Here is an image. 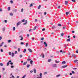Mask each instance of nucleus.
Returning a JSON list of instances; mask_svg holds the SVG:
<instances>
[{"mask_svg":"<svg viewBox=\"0 0 78 78\" xmlns=\"http://www.w3.org/2000/svg\"><path fill=\"white\" fill-rule=\"evenodd\" d=\"M52 66L53 67H57V65L56 64H54L52 65Z\"/></svg>","mask_w":78,"mask_h":78,"instance_id":"1","label":"nucleus"},{"mask_svg":"<svg viewBox=\"0 0 78 78\" xmlns=\"http://www.w3.org/2000/svg\"><path fill=\"white\" fill-rule=\"evenodd\" d=\"M52 28L53 29H54V28H57V27L56 26V25H53V26Z\"/></svg>","mask_w":78,"mask_h":78,"instance_id":"2","label":"nucleus"},{"mask_svg":"<svg viewBox=\"0 0 78 78\" xmlns=\"http://www.w3.org/2000/svg\"><path fill=\"white\" fill-rule=\"evenodd\" d=\"M72 56L73 57H74V58H76V55L74 54H72Z\"/></svg>","mask_w":78,"mask_h":78,"instance_id":"3","label":"nucleus"},{"mask_svg":"<svg viewBox=\"0 0 78 78\" xmlns=\"http://www.w3.org/2000/svg\"><path fill=\"white\" fill-rule=\"evenodd\" d=\"M28 50L29 52H30V53H32V52H33V51H32V50L30 49L29 48Z\"/></svg>","mask_w":78,"mask_h":78,"instance_id":"4","label":"nucleus"},{"mask_svg":"<svg viewBox=\"0 0 78 78\" xmlns=\"http://www.w3.org/2000/svg\"><path fill=\"white\" fill-rule=\"evenodd\" d=\"M19 37H21L20 41H22L23 40V37H22V36H19Z\"/></svg>","mask_w":78,"mask_h":78,"instance_id":"5","label":"nucleus"},{"mask_svg":"<svg viewBox=\"0 0 78 78\" xmlns=\"http://www.w3.org/2000/svg\"><path fill=\"white\" fill-rule=\"evenodd\" d=\"M67 66H68L67 65L63 66H62V68H66V67H67Z\"/></svg>","mask_w":78,"mask_h":78,"instance_id":"6","label":"nucleus"},{"mask_svg":"<svg viewBox=\"0 0 78 78\" xmlns=\"http://www.w3.org/2000/svg\"><path fill=\"white\" fill-rule=\"evenodd\" d=\"M44 45H45V47L47 46V43H46V42H44Z\"/></svg>","mask_w":78,"mask_h":78,"instance_id":"7","label":"nucleus"},{"mask_svg":"<svg viewBox=\"0 0 78 78\" xmlns=\"http://www.w3.org/2000/svg\"><path fill=\"white\" fill-rule=\"evenodd\" d=\"M25 22H26L25 23H23V25H27V20H26L25 21Z\"/></svg>","mask_w":78,"mask_h":78,"instance_id":"8","label":"nucleus"},{"mask_svg":"<svg viewBox=\"0 0 78 78\" xmlns=\"http://www.w3.org/2000/svg\"><path fill=\"white\" fill-rule=\"evenodd\" d=\"M20 23H21V22L20 21H19L17 23V25H20Z\"/></svg>","mask_w":78,"mask_h":78,"instance_id":"9","label":"nucleus"},{"mask_svg":"<svg viewBox=\"0 0 78 78\" xmlns=\"http://www.w3.org/2000/svg\"><path fill=\"white\" fill-rule=\"evenodd\" d=\"M34 73H36V69H34Z\"/></svg>","mask_w":78,"mask_h":78,"instance_id":"10","label":"nucleus"},{"mask_svg":"<svg viewBox=\"0 0 78 78\" xmlns=\"http://www.w3.org/2000/svg\"><path fill=\"white\" fill-rule=\"evenodd\" d=\"M65 4L66 5H67V4H68V2L67 1H65Z\"/></svg>","mask_w":78,"mask_h":78,"instance_id":"11","label":"nucleus"},{"mask_svg":"<svg viewBox=\"0 0 78 78\" xmlns=\"http://www.w3.org/2000/svg\"><path fill=\"white\" fill-rule=\"evenodd\" d=\"M10 9H11V7H9L8 8V11H10Z\"/></svg>","mask_w":78,"mask_h":78,"instance_id":"12","label":"nucleus"},{"mask_svg":"<svg viewBox=\"0 0 78 78\" xmlns=\"http://www.w3.org/2000/svg\"><path fill=\"white\" fill-rule=\"evenodd\" d=\"M67 42H70V38H69L67 40Z\"/></svg>","mask_w":78,"mask_h":78,"instance_id":"13","label":"nucleus"},{"mask_svg":"<svg viewBox=\"0 0 78 78\" xmlns=\"http://www.w3.org/2000/svg\"><path fill=\"white\" fill-rule=\"evenodd\" d=\"M4 44V42H2L1 44H0V47H2V45H3V44Z\"/></svg>","mask_w":78,"mask_h":78,"instance_id":"14","label":"nucleus"},{"mask_svg":"<svg viewBox=\"0 0 78 78\" xmlns=\"http://www.w3.org/2000/svg\"><path fill=\"white\" fill-rule=\"evenodd\" d=\"M78 62V60H75L74 61V62L75 63Z\"/></svg>","mask_w":78,"mask_h":78,"instance_id":"15","label":"nucleus"},{"mask_svg":"<svg viewBox=\"0 0 78 78\" xmlns=\"http://www.w3.org/2000/svg\"><path fill=\"white\" fill-rule=\"evenodd\" d=\"M27 62H24L23 64V65L24 66H25V65H26V64H27Z\"/></svg>","mask_w":78,"mask_h":78,"instance_id":"16","label":"nucleus"},{"mask_svg":"<svg viewBox=\"0 0 78 78\" xmlns=\"http://www.w3.org/2000/svg\"><path fill=\"white\" fill-rule=\"evenodd\" d=\"M61 36H62V37H63V36H64V33H62L61 34Z\"/></svg>","mask_w":78,"mask_h":78,"instance_id":"17","label":"nucleus"},{"mask_svg":"<svg viewBox=\"0 0 78 78\" xmlns=\"http://www.w3.org/2000/svg\"><path fill=\"white\" fill-rule=\"evenodd\" d=\"M33 61L32 60H30V64H32V63H33Z\"/></svg>","mask_w":78,"mask_h":78,"instance_id":"18","label":"nucleus"},{"mask_svg":"<svg viewBox=\"0 0 78 78\" xmlns=\"http://www.w3.org/2000/svg\"><path fill=\"white\" fill-rule=\"evenodd\" d=\"M60 51V53L62 52V53H65V52H64V51H62V50H61Z\"/></svg>","mask_w":78,"mask_h":78,"instance_id":"19","label":"nucleus"},{"mask_svg":"<svg viewBox=\"0 0 78 78\" xmlns=\"http://www.w3.org/2000/svg\"><path fill=\"white\" fill-rule=\"evenodd\" d=\"M62 64H66V61H63V62H62Z\"/></svg>","mask_w":78,"mask_h":78,"instance_id":"20","label":"nucleus"},{"mask_svg":"<svg viewBox=\"0 0 78 78\" xmlns=\"http://www.w3.org/2000/svg\"><path fill=\"white\" fill-rule=\"evenodd\" d=\"M69 12H66V16L69 15Z\"/></svg>","mask_w":78,"mask_h":78,"instance_id":"21","label":"nucleus"},{"mask_svg":"<svg viewBox=\"0 0 78 78\" xmlns=\"http://www.w3.org/2000/svg\"><path fill=\"white\" fill-rule=\"evenodd\" d=\"M30 65H27V68H29V67H30Z\"/></svg>","mask_w":78,"mask_h":78,"instance_id":"22","label":"nucleus"},{"mask_svg":"<svg viewBox=\"0 0 78 78\" xmlns=\"http://www.w3.org/2000/svg\"><path fill=\"white\" fill-rule=\"evenodd\" d=\"M14 56V53L13 52H12V57H13Z\"/></svg>","mask_w":78,"mask_h":78,"instance_id":"23","label":"nucleus"},{"mask_svg":"<svg viewBox=\"0 0 78 78\" xmlns=\"http://www.w3.org/2000/svg\"><path fill=\"white\" fill-rule=\"evenodd\" d=\"M41 5H40L38 6V9H40V8H41Z\"/></svg>","mask_w":78,"mask_h":78,"instance_id":"24","label":"nucleus"},{"mask_svg":"<svg viewBox=\"0 0 78 78\" xmlns=\"http://www.w3.org/2000/svg\"><path fill=\"white\" fill-rule=\"evenodd\" d=\"M26 51H27V50H26V49H24V51H23V53H25V52H26Z\"/></svg>","mask_w":78,"mask_h":78,"instance_id":"25","label":"nucleus"},{"mask_svg":"<svg viewBox=\"0 0 78 78\" xmlns=\"http://www.w3.org/2000/svg\"><path fill=\"white\" fill-rule=\"evenodd\" d=\"M55 62H56V63H59V61H57L56 60H55Z\"/></svg>","mask_w":78,"mask_h":78,"instance_id":"26","label":"nucleus"},{"mask_svg":"<svg viewBox=\"0 0 78 78\" xmlns=\"http://www.w3.org/2000/svg\"><path fill=\"white\" fill-rule=\"evenodd\" d=\"M26 75H24V76H23V77H22V78H25V77H26Z\"/></svg>","mask_w":78,"mask_h":78,"instance_id":"27","label":"nucleus"},{"mask_svg":"<svg viewBox=\"0 0 78 78\" xmlns=\"http://www.w3.org/2000/svg\"><path fill=\"white\" fill-rule=\"evenodd\" d=\"M10 15L11 16H13V14H12V13H10Z\"/></svg>","mask_w":78,"mask_h":78,"instance_id":"28","label":"nucleus"},{"mask_svg":"<svg viewBox=\"0 0 78 78\" xmlns=\"http://www.w3.org/2000/svg\"><path fill=\"white\" fill-rule=\"evenodd\" d=\"M48 62H51V59H49L48 60Z\"/></svg>","mask_w":78,"mask_h":78,"instance_id":"29","label":"nucleus"},{"mask_svg":"<svg viewBox=\"0 0 78 78\" xmlns=\"http://www.w3.org/2000/svg\"><path fill=\"white\" fill-rule=\"evenodd\" d=\"M0 65L1 66H3V63H0Z\"/></svg>","mask_w":78,"mask_h":78,"instance_id":"30","label":"nucleus"},{"mask_svg":"<svg viewBox=\"0 0 78 78\" xmlns=\"http://www.w3.org/2000/svg\"><path fill=\"white\" fill-rule=\"evenodd\" d=\"M33 3H31L30 5V7H31V6H33Z\"/></svg>","mask_w":78,"mask_h":78,"instance_id":"31","label":"nucleus"},{"mask_svg":"<svg viewBox=\"0 0 78 78\" xmlns=\"http://www.w3.org/2000/svg\"><path fill=\"white\" fill-rule=\"evenodd\" d=\"M36 27H37L36 26H35V27H34V29H33V30H36Z\"/></svg>","mask_w":78,"mask_h":78,"instance_id":"32","label":"nucleus"},{"mask_svg":"<svg viewBox=\"0 0 78 78\" xmlns=\"http://www.w3.org/2000/svg\"><path fill=\"white\" fill-rule=\"evenodd\" d=\"M28 43H27L26 44V47H28Z\"/></svg>","mask_w":78,"mask_h":78,"instance_id":"33","label":"nucleus"},{"mask_svg":"<svg viewBox=\"0 0 78 78\" xmlns=\"http://www.w3.org/2000/svg\"><path fill=\"white\" fill-rule=\"evenodd\" d=\"M66 26H64L63 27V30H64V29H66Z\"/></svg>","mask_w":78,"mask_h":78,"instance_id":"34","label":"nucleus"},{"mask_svg":"<svg viewBox=\"0 0 78 78\" xmlns=\"http://www.w3.org/2000/svg\"><path fill=\"white\" fill-rule=\"evenodd\" d=\"M8 43H9V42H11V40H9L8 41Z\"/></svg>","mask_w":78,"mask_h":78,"instance_id":"35","label":"nucleus"},{"mask_svg":"<svg viewBox=\"0 0 78 78\" xmlns=\"http://www.w3.org/2000/svg\"><path fill=\"white\" fill-rule=\"evenodd\" d=\"M20 44H21V45H23V44H24V43H23V42H21L20 43Z\"/></svg>","mask_w":78,"mask_h":78,"instance_id":"36","label":"nucleus"},{"mask_svg":"<svg viewBox=\"0 0 78 78\" xmlns=\"http://www.w3.org/2000/svg\"><path fill=\"white\" fill-rule=\"evenodd\" d=\"M15 12H17V10L16 9H15L14 10Z\"/></svg>","mask_w":78,"mask_h":78,"instance_id":"37","label":"nucleus"},{"mask_svg":"<svg viewBox=\"0 0 78 78\" xmlns=\"http://www.w3.org/2000/svg\"><path fill=\"white\" fill-rule=\"evenodd\" d=\"M72 73H73V74H75V72H74V71H72Z\"/></svg>","mask_w":78,"mask_h":78,"instance_id":"38","label":"nucleus"},{"mask_svg":"<svg viewBox=\"0 0 78 78\" xmlns=\"http://www.w3.org/2000/svg\"><path fill=\"white\" fill-rule=\"evenodd\" d=\"M44 75H47V72H44Z\"/></svg>","mask_w":78,"mask_h":78,"instance_id":"39","label":"nucleus"},{"mask_svg":"<svg viewBox=\"0 0 78 78\" xmlns=\"http://www.w3.org/2000/svg\"><path fill=\"white\" fill-rule=\"evenodd\" d=\"M44 38L42 37V38H41V41H43V40H44Z\"/></svg>","mask_w":78,"mask_h":78,"instance_id":"40","label":"nucleus"},{"mask_svg":"<svg viewBox=\"0 0 78 78\" xmlns=\"http://www.w3.org/2000/svg\"><path fill=\"white\" fill-rule=\"evenodd\" d=\"M56 76V77H58V76H60V75L59 74L58 75H57Z\"/></svg>","mask_w":78,"mask_h":78,"instance_id":"41","label":"nucleus"},{"mask_svg":"<svg viewBox=\"0 0 78 78\" xmlns=\"http://www.w3.org/2000/svg\"><path fill=\"white\" fill-rule=\"evenodd\" d=\"M15 29H16V28L15 27H14L13 28V30L14 31L15 30Z\"/></svg>","mask_w":78,"mask_h":78,"instance_id":"42","label":"nucleus"},{"mask_svg":"<svg viewBox=\"0 0 78 78\" xmlns=\"http://www.w3.org/2000/svg\"><path fill=\"white\" fill-rule=\"evenodd\" d=\"M30 60H31V59L30 58H28L27 59V61H30Z\"/></svg>","mask_w":78,"mask_h":78,"instance_id":"43","label":"nucleus"},{"mask_svg":"<svg viewBox=\"0 0 78 78\" xmlns=\"http://www.w3.org/2000/svg\"><path fill=\"white\" fill-rule=\"evenodd\" d=\"M23 11V9H22L21 10V12H22Z\"/></svg>","mask_w":78,"mask_h":78,"instance_id":"44","label":"nucleus"},{"mask_svg":"<svg viewBox=\"0 0 78 78\" xmlns=\"http://www.w3.org/2000/svg\"><path fill=\"white\" fill-rule=\"evenodd\" d=\"M58 25L59 26V27H61V24H58Z\"/></svg>","mask_w":78,"mask_h":78,"instance_id":"45","label":"nucleus"},{"mask_svg":"<svg viewBox=\"0 0 78 78\" xmlns=\"http://www.w3.org/2000/svg\"><path fill=\"white\" fill-rule=\"evenodd\" d=\"M20 51V48H18V51Z\"/></svg>","mask_w":78,"mask_h":78,"instance_id":"46","label":"nucleus"},{"mask_svg":"<svg viewBox=\"0 0 78 78\" xmlns=\"http://www.w3.org/2000/svg\"><path fill=\"white\" fill-rule=\"evenodd\" d=\"M45 30V28H43L42 29V31H44Z\"/></svg>","mask_w":78,"mask_h":78,"instance_id":"47","label":"nucleus"},{"mask_svg":"<svg viewBox=\"0 0 78 78\" xmlns=\"http://www.w3.org/2000/svg\"><path fill=\"white\" fill-rule=\"evenodd\" d=\"M7 66H9V62H8L7 63Z\"/></svg>","mask_w":78,"mask_h":78,"instance_id":"48","label":"nucleus"},{"mask_svg":"<svg viewBox=\"0 0 78 78\" xmlns=\"http://www.w3.org/2000/svg\"><path fill=\"white\" fill-rule=\"evenodd\" d=\"M10 3L12 4V3H13V1H10Z\"/></svg>","mask_w":78,"mask_h":78,"instance_id":"49","label":"nucleus"},{"mask_svg":"<svg viewBox=\"0 0 78 78\" xmlns=\"http://www.w3.org/2000/svg\"><path fill=\"white\" fill-rule=\"evenodd\" d=\"M11 68H14V66L12 65L11 66Z\"/></svg>","mask_w":78,"mask_h":78,"instance_id":"50","label":"nucleus"},{"mask_svg":"<svg viewBox=\"0 0 78 78\" xmlns=\"http://www.w3.org/2000/svg\"><path fill=\"white\" fill-rule=\"evenodd\" d=\"M24 21H25V20L24 19L23 20H22V22H24Z\"/></svg>","mask_w":78,"mask_h":78,"instance_id":"51","label":"nucleus"},{"mask_svg":"<svg viewBox=\"0 0 78 78\" xmlns=\"http://www.w3.org/2000/svg\"><path fill=\"white\" fill-rule=\"evenodd\" d=\"M15 54H17V51H15Z\"/></svg>","mask_w":78,"mask_h":78,"instance_id":"52","label":"nucleus"},{"mask_svg":"<svg viewBox=\"0 0 78 78\" xmlns=\"http://www.w3.org/2000/svg\"><path fill=\"white\" fill-rule=\"evenodd\" d=\"M65 48H66V47H67V44H65Z\"/></svg>","mask_w":78,"mask_h":78,"instance_id":"53","label":"nucleus"},{"mask_svg":"<svg viewBox=\"0 0 78 78\" xmlns=\"http://www.w3.org/2000/svg\"><path fill=\"white\" fill-rule=\"evenodd\" d=\"M9 55H11V52H9Z\"/></svg>","mask_w":78,"mask_h":78,"instance_id":"54","label":"nucleus"},{"mask_svg":"<svg viewBox=\"0 0 78 78\" xmlns=\"http://www.w3.org/2000/svg\"><path fill=\"white\" fill-rule=\"evenodd\" d=\"M44 15H46V14H47V12H44Z\"/></svg>","mask_w":78,"mask_h":78,"instance_id":"55","label":"nucleus"},{"mask_svg":"<svg viewBox=\"0 0 78 78\" xmlns=\"http://www.w3.org/2000/svg\"><path fill=\"white\" fill-rule=\"evenodd\" d=\"M0 11L1 12L2 11V8H0Z\"/></svg>","mask_w":78,"mask_h":78,"instance_id":"56","label":"nucleus"},{"mask_svg":"<svg viewBox=\"0 0 78 78\" xmlns=\"http://www.w3.org/2000/svg\"><path fill=\"white\" fill-rule=\"evenodd\" d=\"M20 58H22V55H20Z\"/></svg>","mask_w":78,"mask_h":78,"instance_id":"57","label":"nucleus"},{"mask_svg":"<svg viewBox=\"0 0 78 78\" xmlns=\"http://www.w3.org/2000/svg\"><path fill=\"white\" fill-rule=\"evenodd\" d=\"M42 73H40V76H42Z\"/></svg>","mask_w":78,"mask_h":78,"instance_id":"58","label":"nucleus"},{"mask_svg":"<svg viewBox=\"0 0 78 78\" xmlns=\"http://www.w3.org/2000/svg\"><path fill=\"white\" fill-rule=\"evenodd\" d=\"M42 58H44V54H43V55H42Z\"/></svg>","mask_w":78,"mask_h":78,"instance_id":"59","label":"nucleus"},{"mask_svg":"<svg viewBox=\"0 0 78 78\" xmlns=\"http://www.w3.org/2000/svg\"><path fill=\"white\" fill-rule=\"evenodd\" d=\"M35 22H37V19H35Z\"/></svg>","mask_w":78,"mask_h":78,"instance_id":"60","label":"nucleus"},{"mask_svg":"<svg viewBox=\"0 0 78 78\" xmlns=\"http://www.w3.org/2000/svg\"><path fill=\"white\" fill-rule=\"evenodd\" d=\"M12 78H15V77L13 75H12Z\"/></svg>","mask_w":78,"mask_h":78,"instance_id":"61","label":"nucleus"},{"mask_svg":"<svg viewBox=\"0 0 78 78\" xmlns=\"http://www.w3.org/2000/svg\"><path fill=\"white\" fill-rule=\"evenodd\" d=\"M38 77L39 78H42V76H40V77Z\"/></svg>","mask_w":78,"mask_h":78,"instance_id":"62","label":"nucleus"},{"mask_svg":"<svg viewBox=\"0 0 78 78\" xmlns=\"http://www.w3.org/2000/svg\"><path fill=\"white\" fill-rule=\"evenodd\" d=\"M1 52H3V49H1Z\"/></svg>","mask_w":78,"mask_h":78,"instance_id":"63","label":"nucleus"},{"mask_svg":"<svg viewBox=\"0 0 78 78\" xmlns=\"http://www.w3.org/2000/svg\"><path fill=\"white\" fill-rule=\"evenodd\" d=\"M71 55V54H70V53L69 52V53H68V55Z\"/></svg>","mask_w":78,"mask_h":78,"instance_id":"64","label":"nucleus"}]
</instances>
